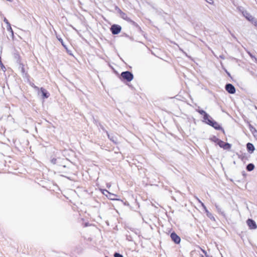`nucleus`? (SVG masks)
<instances>
[{"label": "nucleus", "mask_w": 257, "mask_h": 257, "mask_svg": "<svg viewBox=\"0 0 257 257\" xmlns=\"http://www.w3.org/2000/svg\"><path fill=\"white\" fill-rule=\"evenodd\" d=\"M249 129L250 131L251 132L252 134L254 136V137H257V130L256 128L251 124H249L248 125Z\"/></svg>", "instance_id": "obj_17"}, {"label": "nucleus", "mask_w": 257, "mask_h": 257, "mask_svg": "<svg viewBox=\"0 0 257 257\" xmlns=\"http://www.w3.org/2000/svg\"><path fill=\"white\" fill-rule=\"evenodd\" d=\"M4 22L7 24V26H9V25H10L11 24L9 22V21L7 20V19L6 18H4Z\"/></svg>", "instance_id": "obj_38"}, {"label": "nucleus", "mask_w": 257, "mask_h": 257, "mask_svg": "<svg viewBox=\"0 0 257 257\" xmlns=\"http://www.w3.org/2000/svg\"><path fill=\"white\" fill-rule=\"evenodd\" d=\"M39 95L41 94V98L43 100L48 98L50 94V93L44 87L39 88V91H37Z\"/></svg>", "instance_id": "obj_5"}, {"label": "nucleus", "mask_w": 257, "mask_h": 257, "mask_svg": "<svg viewBox=\"0 0 257 257\" xmlns=\"http://www.w3.org/2000/svg\"><path fill=\"white\" fill-rule=\"evenodd\" d=\"M120 80L123 82H130L134 79V74L130 71H123L119 77Z\"/></svg>", "instance_id": "obj_2"}, {"label": "nucleus", "mask_w": 257, "mask_h": 257, "mask_svg": "<svg viewBox=\"0 0 257 257\" xmlns=\"http://www.w3.org/2000/svg\"><path fill=\"white\" fill-rule=\"evenodd\" d=\"M130 229L133 232H134V230H135V229L133 228H130Z\"/></svg>", "instance_id": "obj_47"}, {"label": "nucleus", "mask_w": 257, "mask_h": 257, "mask_svg": "<svg viewBox=\"0 0 257 257\" xmlns=\"http://www.w3.org/2000/svg\"><path fill=\"white\" fill-rule=\"evenodd\" d=\"M232 36L235 39L237 40V38L233 35H232Z\"/></svg>", "instance_id": "obj_48"}, {"label": "nucleus", "mask_w": 257, "mask_h": 257, "mask_svg": "<svg viewBox=\"0 0 257 257\" xmlns=\"http://www.w3.org/2000/svg\"><path fill=\"white\" fill-rule=\"evenodd\" d=\"M207 3L209 4H212L213 3V0H205Z\"/></svg>", "instance_id": "obj_40"}, {"label": "nucleus", "mask_w": 257, "mask_h": 257, "mask_svg": "<svg viewBox=\"0 0 257 257\" xmlns=\"http://www.w3.org/2000/svg\"><path fill=\"white\" fill-rule=\"evenodd\" d=\"M243 16L245 19L249 22H251L252 23H253L255 20H256L253 17H252L249 13L246 11H243L242 12Z\"/></svg>", "instance_id": "obj_13"}, {"label": "nucleus", "mask_w": 257, "mask_h": 257, "mask_svg": "<svg viewBox=\"0 0 257 257\" xmlns=\"http://www.w3.org/2000/svg\"><path fill=\"white\" fill-rule=\"evenodd\" d=\"M100 190L108 199L111 200H119V198H116L117 195L116 194L110 193L106 189H100Z\"/></svg>", "instance_id": "obj_3"}, {"label": "nucleus", "mask_w": 257, "mask_h": 257, "mask_svg": "<svg viewBox=\"0 0 257 257\" xmlns=\"http://www.w3.org/2000/svg\"><path fill=\"white\" fill-rule=\"evenodd\" d=\"M215 206L216 207V209H217L218 212L221 215H222L224 217H225V213L222 210V209L221 207L217 204H215Z\"/></svg>", "instance_id": "obj_20"}, {"label": "nucleus", "mask_w": 257, "mask_h": 257, "mask_svg": "<svg viewBox=\"0 0 257 257\" xmlns=\"http://www.w3.org/2000/svg\"><path fill=\"white\" fill-rule=\"evenodd\" d=\"M253 25L257 28V20H255L253 23H252Z\"/></svg>", "instance_id": "obj_42"}, {"label": "nucleus", "mask_w": 257, "mask_h": 257, "mask_svg": "<svg viewBox=\"0 0 257 257\" xmlns=\"http://www.w3.org/2000/svg\"><path fill=\"white\" fill-rule=\"evenodd\" d=\"M197 111L200 114L203 115L202 121L204 123H205L207 121V120H208L209 118L211 117V116L203 109H198L197 110Z\"/></svg>", "instance_id": "obj_6"}, {"label": "nucleus", "mask_w": 257, "mask_h": 257, "mask_svg": "<svg viewBox=\"0 0 257 257\" xmlns=\"http://www.w3.org/2000/svg\"><path fill=\"white\" fill-rule=\"evenodd\" d=\"M105 257H108V256H105Z\"/></svg>", "instance_id": "obj_51"}, {"label": "nucleus", "mask_w": 257, "mask_h": 257, "mask_svg": "<svg viewBox=\"0 0 257 257\" xmlns=\"http://www.w3.org/2000/svg\"><path fill=\"white\" fill-rule=\"evenodd\" d=\"M224 71L226 72V73L228 76H229L230 78H232L230 73L226 69H224Z\"/></svg>", "instance_id": "obj_39"}, {"label": "nucleus", "mask_w": 257, "mask_h": 257, "mask_svg": "<svg viewBox=\"0 0 257 257\" xmlns=\"http://www.w3.org/2000/svg\"><path fill=\"white\" fill-rule=\"evenodd\" d=\"M180 51H181L184 54H185V55L188 58H189V59H190L191 60H192V57L190 56H189L185 51H184L182 49H180Z\"/></svg>", "instance_id": "obj_36"}, {"label": "nucleus", "mask_w": 257, "mask_h": 257, "mask_svg": "<svg viewBox=\"0 0 257 257\" xmlns=\"http://www.w3.org/2000/svg\"><path fill=\"white\" fill-rule=\"evenodd\" d=\"M225 89L228 93L231 94H233L236 92L235 87L231 83H226L225 85Z\"/></svg>", "instance_id": "obj_9"}, {"label": "nucleus", "mask_w": 257, "mask_h": 257, "mask_svg": "<svg viewBox=\"0 0 257 257\" xmlns=\"http://www.w3.org/2000/svg\"><path fill=\"white\" fill-rule=\"evenodd\" d=\"M118 201L121 202L124 205L131 207L129 203L125 199L122 200L119 198V200Z\"/></svg>", "instance_id": "obj_26"}, {"label": "nucleus", "mask_w": 257, "mask_h": 257, "mask_svg": "<svg viewBox=\"0 0 257 257\" xmlns=\"http://www.w3.org/2000/svg\"><path fill=\"white\" fill-rule=\"evenodd\" d=\"M19 65V69L20 70L21 73H22V76L25 77V78H26L27 79H29V77H30V75H29V74L28 73V72H27L26 71H25V65L23 63H21L20 64L18 65Z\"/></svg>", "instance_id": "obj_12"}, {"label": "nucleus", "mask_w": 257, "mask_h": 257, "mask_svg": "<svg viewBox=\"0 0 257 257\" xmlns=\"http://www.w3.org/2000/svg\"><path fill=\"white\" fill-rule=\"evenodd\" d=\"M219 57L222 59H225V57L223 55H220Z\"/></svg>", "instance_id": "obj_46"}, {"label": "nucleus", "mask_w": 257, "mask_h": 257, "mask_svg": "<svg viewBox=\"0 0 257 257\" xmlns=\"http://www.w3.org/2000/svg\"><path fill=\"white\" fill-rule=\"evenodd\" d=\"M120 16L122 19L125 20L127 22H128V20L131 19L130 18L127 17V15L125 13L123 12L122 13L120 14Z\"/></svg>", "instance_id": "obj_23"}, {"label": "nucleus", "mask_w": 257, "mask_h": 257, "mask_svg": "<svg viewBox=\"0 0 257 257\" xmlns=\"http://www.w3.org/2000/svg\"><path fill=\"white\" fill-rule=\"evenodd\" d=\"M246 222L249 229L253 230L257 228L256 223L253 219L248 218Z\"/></svg>", "instance_id": "obj_8"}, {"label": "nucleus", "mask_w": 257, "mask_h": 257, "mask_svg": "<svg viewBox=\"0 0 257 257\" xmlns=\"http://www.w3.org/2000/svg\"><path fill=\"white\" fill-rule=\"evenodd\" d=\"M241 174L244 177H245L246 176V173L244 171H242Z\"/></svg>", "instance_id": "obj_41"}, {"label": "nucleus", "mask_w": 257, "mask_h": 257, "mask_svg": "<svg viewBox=\"0 0 257 257\" xmlns=\"http://www.w3.org/2000/svg\"><path fill=\"white\" fill-rule=\"evenodd\" d=\"M7 29L8 31L11 33L12 38L13 39L14 37V32L12 28L11 25L7 26Z\"/></svg>", "instance_id": "obj_24"}, {"label": "nucleus", "mask_w": 257, "mask_h": 257, "mask_svg": "<svg viewBox=\"0 0 257 257\" xmlns=\"http://www.w3.org/2000/svg\"><path fill=\"white\" fill-rule=\"evenodd\" d=\"M232 145L229 143H225L223 145V149L225 150H229L231 148Z\"/></svg>", "instance_id": "obj_22"}, {"label": "nucleus", "mask_w": 257, "mask_h": 257, "mask_svg": "<svg viewBox=\"0 0 257 257\" xmlns=\"http://www.w3.org/2000/svg\"><path fill=\"white\" fill-rule=\"evenodd\" d=\"M209 140L214 143H215L216 145H217V143L218 142L219 139L216 137L215 136H212L210 137L209 139Z\"/></svg>", "instance_id": "obj_21"}, {"label": "nucleus", "mask_w": 257, "mask_h": 257, "mask_svg": "<svg viewBox=\"0 0 257 257\" xmlns=\"http://www.w3.org/2000/svg\"><path fill=\"white\" fill-rule=\"evenodd\" d=\"M129 35H128L126 33H123L122 35H121V36H124V37H125L126 38H127L128 37Z\"/></svg>", "instance_id": "obj_44"}, {"label": "nucleus", "mask_w": 257, "mask_h": 257, "mask_svg": "<svg viewBox=\"0 0 257 257\" xmlns=\"http://www.w3.org/2000/svg\"><path fill=\"white\" fill-rule=\"evenodd\" d=\"M127 22L131 24L133 26L135 27L136 28L137 27H138L139 25L134 21L132 20L131 19H130Z\"/></svg>", "instance_id": "obj_28"}, {"label": "nucleus", "mask_w": 257, "mask_h": 257, "mask_svg": "<svg viewBox=\"0 0 257 257\" xmlns=\"http://www.w3.org/2000/svg\"><path fill=\"white\" fill-rule=\"evenodd\" d=\"M126 239L129 241H133V238L131 235H126Z\"/></svg>", "instance_id": "obj_32"}, {"label": "nucleus", "mask_w": 257, "mask_h": 257, "mask_svg": "<svg viewBox=\"0 0 257 257\" xmlns=\"http://www.w3.org/2000/svg\"><path fill=\"white\" fill-rule=\"evenodd\" d=\"M108 138L109 139L110 141L112 142L114 144H117V139L114 137L112 135H110L109 133L106 134Z\"/></svg>", "instance_id": "obj_18"}, {"label": "nucleus", "mask_w": 257, "mask_h": 257, "mask_svg": "<svg viewBox=\"0 0 257 257\" xmlns=\"http://www.w3.org/2000/svg\"><path fill=\"white\" fill-rule=\"evenodd\" d=\"M136 28L137 29V31L138 32L143 34L144 31L142 30L141 28L140 27L139 25H138V27H137Z\"/></svg>", "instance_id": "obj_34"}, {"label": "nucleus", "mask_w": 257, "mask_h": 257, "mask_svg": "<svg viewBox=\"0 0 257 257\" xmlns=\"http://www.w3.org/2000/svg\"><path fill=\"white\" fill-rule=\"evenodd\" d=\"M14 58L18 65L22 63V58L18 52H15L13 54Z\"/></svg>", "instance_id": "obj_15"}, {"label": "nucleus", "mask_w": 257, "mask_h": 257, "mask_svg": "<svg viewBox=\"0 0 257 257\" xmlns=\"http://www.w3.org/2000/svg\"><path fill=\"white\" fill-rule=\"evenodd\" d=\"M202 252L204 254L205 257H212L211 255H209L207 254V251L204 249H202Z\"/></svg>", "instance_id": "obj_37"}, {"label": "nucleus", "mask_w": 257, "mask_h": 257, "mask_svg": "<svg viewBox=\"0 0 257 257\" xmlns=\"http://www.w3.org/2000/svg\"><path fill=\"white\" fill-rule=\"evenodd\" d=\"M246 150L248 153L252 154L255 150V147L254 145L251 143H247L246 145Z\"/></svg>", "instance_id": "obj_16"}, {"label": "nucleus", "mask_w": 257, "mask_h": 257, "mask_svg": "<svg viewBox=\"0 0 257 257\" xmlns=\"http://www.w3.org/2000/svg\"><path fill=\"white\" fill-rule=\"evenodd\" d=\"M249 56L251 57V58H254L255 59V61L256 62H257V58L255 57V56H253L252 54H250Z\"/></svg>", "instance_id": "obj_43"}, {"label": "nucleus", "mask_w": 257, "mask_h": 257, "mask_svg": "<svg viewBox=\"0 0 257 257\" xmlns=\"http://www.w3.org/2000/svg\"><path fill=\"white\" fill-rule=\"evenodd\" d=\"M255 166L253 163H249L246 166V170L248 172H251L254 169Z\"/></svg>", "instance_id": "obj_19"}, {"label": "nucleus", "mask_w": 257, "mask_h": 257, "mask_svg": "<svg viewBox=\"0 0 257 257\" xmlns=\"http://www.w3.org/2000/svg\"><path fill=\"white\" fill-rule=\"evenodd\" d=\"M56 38H57V40L61 43V44L63 46V47L64 48V49H65L67 54L70 56H73L72 51L71 50H69L67 46L65 45V44L63 42V40L62 38L60 37V36L57 35Z\"/></svg>", "instance_id": "obj_11"}, {"label": "nucleus", "mask_w": 257, "mask_h": 257, "mask_svg": "<svg viewBox=\"0 0 257 257\" xmlns=\"http://www.w3.org/2000/svg\"><path fill=\"white\" fill-rule=\"evenodd\" d=\"M29 84L35 90L39 91V87L35 85L34 83L30 82Z\"/></svg>", "instance_id": "obj_29"}, {"label": "nucleus", "mask_w": 257, "mask_h": 257, "mask_svg": "<svg viewBox=\"0 0 257 257\" xmlns=\"http://www.w3.org/2000/svg\"><path fill=\"white\" fill-rule=\"evenodd\" d=\"M202 257H204L203 256H202Z\"/></svg>", "instance_id": "obj_52"}, {"label": "nucleus", "mask_w": 257, "mask_h": 257, "mask_svg": "<svg viewBox=\"0 0 257 257\" xmlns=\"http://www.w3.org/2000/svg\"><path fill=\"white\" fill-rule=\"evenodd\" d=\"M205 123L213 127L215 130L221 131L224 134H225V131L222 126L214 120L211 116Z\"/></svg>", "instance_id": "obj_1"}, {"label": "nucleus", "mask_w": 257, "mask_h": 257, "mask_svg": "<svg viewBox=\"0 0 257 257\" xmlns=\"http://www.w3.org/2000/svg\"><path fill=\"white\" fill-rule=\"evenodd\" d=\"M99 126L101 128V129L104 132L106 133V134H107V133H108V132L105 130V128L104 127V126L101 124H99Z\"/></svg>", "instance_id": "obj_35"}, {"label": "nucleus", "mask_w": 257, "mask_h": 257, "mask_svg": "<svg viewBox=\"0 0 257 257\" xmlns=\"http://www.w3.org/2000/svg\"><path fill=\"white\" fill-rule=\"evenodd\" d=\"M225 142H224L222 140L219 139L216 145H218L220 148L222 149L223 147V145L225 144Z\"/></svg>", "instance_id": "obj_27"}, {"label": "nucleus", "mask_w": 257, "mask_h": 257, "mask_svg": "<svg viewBox=\"0 0 257 257\" xmlns=\"http://www.w3.org/2000/svg\"><path fill=\"white\" fill-rule=\"evenodd\" d=\"M114 257H124L122 254L118 252H115L113 254Z\"/></svg>", "instance_id": "obj_31"}, {"label": "nucleus", "mask_w": 257, "mask_h": 257, "mask_svg": "<svg viewBox=\"0 0 257 257\" xmlns=\"http://www.w3.org/2000/svg\"><path fill=\"white\" fill-rule=\"evenodd\" d=\"M199 201L201 204V206L203 207V209L204 211H205L206 216L208 218H209L211 220L215 221V219L214 217L213 216V215H212V214L208 211L207 207H206V206L203 202H202L200 200H199Z\"/></svg>", "instance_id": "obj_10"}, {"label": "nucleus", "mask_w": 257, "mask_h": 257, "mask_svg": "<svg viewBox=\"0 0 257 257\" xmlns=\"http://www.w3.org/2000/svg\"><path fill=\"white\" fill-rule=\"evenodd\" d=\"M121 29V26L115 24H112L110 28V31L113 35H116L119 34Z\"/></svg>", "instance_id": "obj_4"}, {"label": "nucleus", "mask_w": 257, "mask_h": 257, "mask_svg": "<svg viewBox=\"0 0 257 257\" xmlns=\"http://www.w3.org/2000/svg\"><path fill=\"white\" fill-rule=\"evenodd\" d=\"M7 1L8 2H12L13 1V0H7Z\"/></svg>", "instance_id": "obj_50"}, {"label": "nucleus", "mask_w": 257, "mask_h": 257, "mask_svg": "<svg viewBox=\"0 0 257 257\" xmlns=\"http://www.w3.org/2000/svg\"><path fill=\"white\" fill-rule=\"evenodd\" d=\"M62 161V160L61 158L56 159V158H53L50 160V162L52 164H53L54 165H58L59 166H62L64 168H66V165H63L61 163Z\"/></svg>", "instance_id": "obj_14"}, {"label": "nucleus", "mask_w": 257, "mask_h": 257, "mask_svg": "<svg viewBox=\"0 0 257 257\" xmlns=\"http://www.w3.org/2000/svg\"><path fill=\"white\" fill-rule=\"evenodd\" d=\"M237 155L238 156V158L241 159L242 161H244L247 159L246 154L245 153L242 154L241 155H239L237 154Z\"/></svg>", "instance_id": "obj_25"}, {"label": "nucleus", "mask_w": 257, "mask_h": 257, "mask_svg": "<svg viewBox=\"0 0 257 257\" xmlns=\"http://www.w3.org/2000/svg\"><path fill=\"white\" fill-rule=\"evenodd\" d=\"M115 10L119 14L122 13V11L118 8V6H115Z\"/></svg>", "instance_id": "obj_33"}, {"label": "nucleus", "mask_w": 257, "mask_h": 257, "mask_svg": "<svg viewBox=\"0 0 257 257\" xmlns=\"http://www.w3.org/2000/svg\"><path fill=\"white\" fill-rule=\"evenodd\" d=\"M170 237L171 240L176 244H179L181 242L180 237L175 231L171 233Z\"/></svg>", "instance_id": "obj_7"}, {"label": "nucleus", "mask_w": 257, "mask_h": 257, "mask_svg": "<svg viewBox=\"0 0 257 257\" xmlns=\"http://www.w3.org/2000/svg\"><path fill=\"white\" fill-rule=\"evenodd\" d=\"M128 38L130 39V40H131V41H134V38L133 37H131V36H128V37H127Z\"/></svg>", "instance_id": "obj_45"}, {"label": "nucleus", "mask_w": 257, "mask_h": 257, "mask_svg": "<svg viewBox=\"0 0 257 257\" xmlns=\"http://www.w3.org/2000/svg\"><path fill=\"white\" fill-rule=\"evenodd\" d=\"M134 232L136 233V234H138V232L136 230V229H135V230H134Z\"/></svg>", "instance_id": "obj_49"}, {"label": "nucleus", "mask_w": 257, "mask_h": 257, "mask_svg": "<svg viewBox=\"0 0 257 257\" xmlns=\"http://www.w3.org/2000/svg\"><path fill=\"white\" fill-rule=\"evenodd\" d=\"M0 67L1 69L4 71H5L6 70V68L5 66V65L3 64L2 61L1 57L0 56Z\"/></svg>", "instance_id": "obj_30"}]
</instances>
